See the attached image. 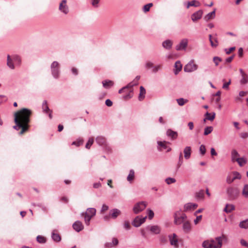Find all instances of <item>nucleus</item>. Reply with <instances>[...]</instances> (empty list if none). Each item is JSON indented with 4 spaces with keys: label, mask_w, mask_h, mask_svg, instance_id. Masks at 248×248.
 Returning <instances> with one entry per match:
<instances>
[{
    "label": "nucleus",
    "mask_w": 248,
    "mask_h": 248,
    "mask_svg": "<svg viewBox=\"0 0 248 248\" xmlns=\"http://www.w3.org/2000/svg\"><path fill=\"white\" fill-rule=\"evenodd\" d=\"M32 114V111L26 108H22L15 113L14 121L16 125L13 128L16 130H20L19 135H22L28 131L30 117Z\"/></svg>",
    "instance_id": "1"
},
{
    "label": "nucleus",
    "mask_w": 248,
    "mask_h": 248,
    "mask_svg": "<svg viewBox=\"0 0 248 248\" xmlns=\"http://www.w3.org/2000/svg\"><path fill=\"white\" fill-rule=\"evenodd\" d=\"M226 236L222 235L221 237L216 238V240H207L203 242L202 246L204 248H220L222 246V241H227Z\"/></svg>",
    "instance_id": "2"
},
{
    "label": "nucleus",
    "mask_w": 248,
    "mask_h": 248,
    "mask_svg": "<svg viewBox=\"0 0 248 248\" xmlns=\"http://www.w3.org/2000/svg\"><path fill=\"white\" fill-rule=\"evenodd\" d=\"M96 209L93 208H90L87 209L85 213H82L81 215L84 218L85 223L89 225L91 219L95 215Z\"/></svg>",
    "instance_id": "3"
},
{
    "label": "nucleus",
    "mask_w": 248,
    "mask_h": 248,
    "mask_svg": "<svg viewBox=\"0 0 248 248\" xmlns=\"http://www.w3.org/2000/svg\"><path fill=\"white\" fill-rule=\"evenodd\" d=\"M227 193L230 200H234L238 197L239 191L237 188L229 187L227 189Z\"/></svg>",
    "instance_id": "4"
},
{
    "label": "nucleus",
    "mask_w": 248,
    "mask_h": 248,
    "mask_svg": "<svg viewBox=\"0 0 248 248\" xmlns=\"http://www.w3.org/2000/svg\"><path fill=\"white\" fill-rule=\"evenodd\" d=\"M198 66L195 63L194 60H191L187 64H186L184 68V70L186 72H192L197 70Z\"/></svg>",
    "instance_id": "5"
},
{
    "label": "nucleus",
    "mask_w": 248,
    "mask_h": 248,
    "mask_svg": "<svg viewBox=\"0 0 248 248\" xmlns=\"http://www.w3.org/2000/svg\"><path fill=\"white\" fill-rule=\"evenodd\" d=\"M169 238L170 245L175 248H178L181 240L179 239L178 236L175 233H172L169 235Z\"/></svg>",
    "instance_id": "6"
},
{
    "label": "nucleus",
    "mask_w": 248,
    "mask_h": 248,
    "mask_svg": "<svg viewBox=\"0 0 248 248\" xmlns=\"http://www.w3.org/2000/svg\"><path fill=\"white\" fill-rule=\"evenodd\" d=\"M52 75L55 78H58L60 73V64L57 62H53L51 65Z\"/></svg>",
    "instance_id": "7"
},
{
    "label": "nucleus",
    "mask_w": 248,
    "mask_h": 248,
    "mask_svg": "<svg viewBox=\"0 0 248 248\" xmlns=\"http://www.w3.org/2000/svg\"><path fill=\"white\" fill-rule=\"evenodd\" d=\"M241 178V176L239 172L237 171H233L228 175L226 182L228 184H230L235 180L240 179Z\"/></svg>",
    "instance_id": "8"
},
{
    "label": "nucleus",
    "mask_w": 248,
    "mask_h": 248,
    "mask_svg": "<svg viewBox=\"0 0 248 248\" xmlns=\"http://www.w3.org/2000/svg\"><path fill=\"white\" fill-rule=\"evenodd\" d=\"M146 207V204L144 202H141L136 204L133 208V211L135 214L143 211Z\"/></svg>",
    "instance_id": "9"
},
{
    "label": "nucleus",
    "mask_w": 248,
    "mask_h": 248,
    "mask_svg": "<svg viewBox=\"0 0 248 248\" xmlns=\"http://www.w3.org/2000/svg\"><path fill=\"white\" fill-rule=\"evenodd\" d=\"M59 9L65 15L69 13V8L67 5L66 0H62L61 1L59 5Z\"/></svg>",
    "instance_id": "10"
},
{
    "label": "nucleus",
    "mask_w": 248,
    "mask_h": 248,
    "mask_svg": "<svg viewBox=\"0 0 248 248\" xmlns=\"http://www.w3.org/2000/svg\"><path fill=\"white\" fill-rule=\"evenodd\" d=\"M140 79V76H137L133 80V81L129 83L126 86L122 88L119 91V93H121L122 91L128 89L129 88H132L134 86L137 85L138 84V81L139 79Z\"/></svg>",
    "instance_id": "11"
},
{
    "label": "nucleus",
    "mask_w": 248,
    "mask_h": 248,
    "mask_svg": "<svg viewBox=\"0 0 248 248\" xmlns=\"http://www.w3.org/2000/svg\"><path fill=\"white\" fill-rule=\"evenodd\" d=\"M188 45V39L186 38L181 40L180 43L176 46L177 50H185Z\"/></svg>",
    "instance_id": "12"
},
{
    "label": "nucleus",
    "mask_w": 248,
    "mask_h": 248,
    "mask_svg": "<svg viewBox=\"0 0 248 248\" xmlns=\"http://www.w3.org/2000/svg\"><path fill=\"white\" fill-rule=\"evenodd\" d=\"M239 72L241 76V79L240 80V84L245 85L248 83V75L242 69H240Z\"/></svg>",
    "instance_id": "13"
},
{
    "label": "nucleus",
    "mask_w": 248,
    "mask_h": 248,
    "mask_svg": "<svg viewBox=\"0 0 248 248\" xmlns=\"http://www.w3.org/2000/svg\"><path fill=\"white\" fill-rule=\"evenodd\" d=\"M120 214L121 211L117 209H114L110 211L109 216H106L104 217V219L106 220H108L110 217H111L112 218H115Z\"/></svg>",
    "instance_id": "14"
},
{
    "label": "nucleus",
    "mask_w": 248,
    "mask_h": 248,
    "mask_svg": "<svg viewBox=\"0 0 248 248\" xmlns=\"http://www.w3.org/2000/svg\"><path fill=\"white\" fill-rule=\"evenodd\" d=\"M186 218V216L185 214H182L180 216L177 215V213L175 214L174 216V223L176 225L181 224L182 222H184Z\"/></svg>",
    "instance_id": "15"
},
{
    "label": "nucleus",
    "mask_w": 248,
    "mask_h": 248,
    "mask_svg": "<svg viewBox=\"0 0 248 248\" xmlns=\"http://www.w3.org/2000/svg\"><path fill=\"white\" fill-rule=\"evenodd\" d=\"M146 218V216L142 218L140 217H137L133 222V225L135 227H139L142 223L144 222Z\"/></svg>",
    "instance_id": "16"
},
{
    "label": "nucleus",
    "mask_w": 248,
    "mask_h": 248,
    "mask_svg": "<svg viewBox=\"0 0 248 248\" xmlns=\"http://www.w3.org/2000/svg\"><path fill=\"white\" fill-rule=\"evenodd\" d=\"M197 207L198 204L196 203H188L185 205L184 211L185 212L192 211L195 209Z\"/></svg>",
    "instance_id": "17"
},
{
    "label": "nucleus",
    "mask_w": 248,
    "mask_h": 248,
    "mask_svg": "<svg viewBox=\"0 0 248 248\" xmlns=\"http://www.w3.org/2000/svg\"><path fill=\"white\" fill-rule=\"evenodd\" d=\"M42 108L43 109V111L46 113H49V117L50 119H52V110H50L47 104L46 101H44L43 104H42Z\"/></svg>",
    "instance_id": "18"
},
{
    "label": "nucleus",
    "mask_w": 248,
    "mask_h": 248,
    "mask_svg": "<svg viewBox=\"0 0 248 248\" xmlns=\"http://www.w3.org/2000/svg\"><path fill=\"white\" fill-rule=\"evenodd\" d=\"M73 228L76 231L79 232L83 229L84 226L81 222L77 221L73 224Z\"/></svg>",
    "instance_id": "19"
},
{
    "label": "nucleus",
    "mask_w": 248,
    "mask_h": 248,
    "mask_svg": "<svg viewBox=\"0 0 248 248\" xmlns=\"http://www.w3.org/2000/svg\"><path fill=\"white\" fill-rule=\"evenodd\" d=\"M166 135L167 136L170 137L171 140H174L177 138L178 133L177 132L169 129L166 131Z\"/></svg>",
    "instance_id": "20"
},
{
    "label": "nucleus",
    "mask_w": 248,
    "mask_h": 248,
    "mask_svg": "<svg viewBox=\"0 0 248 248\" xmlns=\"http://www.w3.org/2000/svg\"><path fill=\"white\" fill-rule=\"evenodd\" d=\"M202 10H199L194 14H193L191 16L192 20L195 22L197 20L200 19L202 15Z\"/></svg>",
    "instance_id": "21"
},
{
    "label": "nucleus",
    "mask_w": 248,
    "mask_h": 248,
    "mask_svg": "<svg viewBox=\"0 0 248 248\" xmlns=\"http://www.w3.org/2000/svg\"><path fill=\"white\" fill-rule=\"evenodd\" d=\"M123 92H125L126 93H127L126 95L124 96V99L125 100H128L131 98L133 96L132 88H129L128 89L123 91L121 93H122Z\"/></svg>",
    "instance_id": "22"
},
{
    "label": "nucleus",
    "mask_w": 248,
    "mask_h": 248,
    "mask_svg": "<svg viewBox=\"0 0 248 248\" xmlns=\"http://www.w3.org/2000/svg\"><path fill=\"white\" fill-rule=\"evenodd\" d=\"M103 86L106 89H109L114 85V82L110 80H105L102 81Z\"/></svg>",
    "instance_id": "23"
},
{
    "label": "nucleus",
    "mask_w": 248,
    "mask_h": 248,
    "mask_svg": "<svg viewBox=\"0 0 248 248\" xmlns=\"http://www.w3.org/2000/svg\"><path fill=\"white\" fill-rule=\"evenodd\" d=\"M191 153V149L189 146H186L184 150V157L186 159H188L190 157Z\"/></svg>",
    "instance_id": "24"
},
{
    "label": "nucleus",
    "mask_w": 248,
    "mask_h": 248,
    "mask_svg": "<svg viewBox=\"0 0 248 248\" xmlns=\"http://www.w3.org/2000/svg\"><path fill=\"white\" fill-rule=\"evenodd\" d=\"M175 69L174 72L175 75L178 74V73L181 71L182 68V65L180 61H177L174 65Z\"/></svg>",
    "instance_id": "25"
},
{
    "label": "nucleus",
    "mask_w": 248,
    "mask_h": 248,
    "mask_svg": "<svg viewBox=\"0 0 248 248\" xmlns=\"http://www.w3.org/2000/svg\"><path fill=\"white\" fill-rule=\"evenodd\" d=\"M150 231L154 234H159L160 232V228L158 226H151L150 229Z\"/></svg>",
    "instance_id": "26"
},
{
    "label": "nucleus",
    "mask_w": 248,
    "mask_h": 248,
    "mask_svg": "<svg viewBox=\"0 0 248 248\" xmlns=\"http://www.w3.org/2000/svg\"><path fill=\"white\" fill-rule=\"evenodd\" d=\"M183 229L185 232H188L191 230V224L188 221H185L183 223Z\"/></svg>",
    "instance_id": "27"
},
{
    "label": "nucleus",
    "mask_w": 248,
    "mask_h": 248,
    "mask_svg": "<svg viewBox=\"0 0 248 248\" xmlns=\"http://www.w3.org/2000/svg\"><path fill=\"white\" fill-rule=\"evenodd\" d=\"M146 93V90L143 86L140 87V93L139 95V100L140 101L142 100L144 97Z\"/></svg>",
    "instance_id": "28"
},
{
    "label": "nucleus",
    "mask_w": 248,
    "mask_h": 248,
    "mask_svg": "<svg viewBox=\"0 0 248 248\" xmlns=\"http://www.w3.org/2000/svg\"><path fill=\"white\" fill-rule=\"evenodd\" d=\"M172 45V42L170 40H166L162 43L163 46L168 49L171 48Z\"/></svg>",
    "instance_id": "29"
},
{
    "label": "nucleus",
    "mask_w": 248,
    "mask_h": 248,
    "mask_svg": "<svg viewBox=\"0 0 248 248\" xmlns=\"http://www.w3.org/2000/svg\"><path fill=\"white\" fill-rule=\"evenodd\" d=\"M96 141L98 144L100 145H104L106 142V139L102 136L97 137L96 138Z\"/></svg>",
    "instance_id": "30"
},
{
    "label": "nucleus",
    "mask_w": 248,
    "mask_h": 248,
    "mask_svg": "<svg viewBox=\"0 0 248 248\" xmlns=\"http://www.w3.org/2000/svg\"><path fill=\"white\" fill-rule=\"evenodd\" d=\"M216 15V9L207 14L205 17L204 19L206 21H209L215 18Z\"/></svg>",
    "instance_id": "31"
},
{
    "label": "nucleus",
    "mask_w": 248,
    "mask_h": 248,
    "mask_svg": "<svg viewBox=\"0 0 248 248\" xmlns=\"http://www.w3.org/2000/svg\"><path fill=\"white\" fill-rule=\"evenodd\" d=\"M240 158V155L238 152L233 150L232 152V161H236Z\"/></svg>",
    "instance_id": "32"
},
{
    "label": "nucleus",
    "mask_w": 248,
    "mask_h": 248,
    "mask_svg": "<svg viewBox=\"0 0 248 248\" xmlns=\"http://www.w3.org/2000/svg\"><path fill=\"white\" fill-rule=\"evenodd\" d=\"M52 238L54 241L56 242H59L61 240V238L59 233H57V231H54L52 233Z\"/></svg>",
    "instance_id": "33"
},
{
    "label": "nucleus",
    "mask_w": 248,
    "mask_h": 248,
    "mask_svg": "<svg viewBox=\"0 0 248 248\" xmlns=\"http://www.w3.org/2000/svg\"><path fill=\"white\" fill-rule=\"evenodd\" d=\"M13 60L11 58V56L8 55L7 56V65L12 69H15V66L13 63Z\"/></svg>",
    "instance_id": "34"
},
{
    "label": "nucleus",
    "mask_w": 248,
    "mask_h": 248,
    "mask_svg": "<svg viewBox=\"0 0 248 248\" xmlns=\"http://www.w3.org/2000/svg\"><path fill=\"white\" fill-rule=\"evenodd\" d=\"M239 226L242 229H248V219L241 221L239 224Z\"/></svg>",
    "instance_id": "35"
},
{
    "label": "nucleus",
    "mask_w": 248,
    "mask_h": 248,
    "mask_svg": "<svg viewBox=\"0 0 248 248\" xmlns=\"http://www.w3.org/2000/svg\"><path fill=\"white\" fill-rule=\"evenodd\" d=\"M235 209V206L233 204H227L226 205L225 208H224V211L226 213H230L232 211L234 210Z\"/></svg>",
    "instance_id": "36"
},
{
    "label": "nucleus",
    "mask_w": 248,
    "mask_h": 248,
    "mask_svg": "<svg viewBox=\"0 0 248 248\" xmlns=\"http://www.w3.org/2000/svg\"><path fill=\"white\" fill-rule=\"evenodd\" d=\"M204 196V191L203 190H201L196 193V197L199 199H203Z\"/></svg>",
    "instance_id": "37"
},
{
    "label": "nucleus",
    "mask_w": 248,
    "mask_h": 248,
    "mask_svg": "<svg viewBox=\"0 0 248 248\" xmlns=\"http://www.w3.org/2000/svg\"><path fill=\"white\" fill-rule=\"evenodd\" d=\"M236 162L238 163L240 166H243L247 163V160L244 157H240Z\"/></svg>",
    "instance_id": "38"
},
{
    "label": "nucleus",
    "mask_w": 248,
    "mask_h": 248,
    "mask_svg": "<svg viewBox=\"0 0 248 248\" xmlns=\"http://www.w3.org/2000/svg\"><path fill=\"white\" fill-rule=\"evenodd\" d=\"M200 5V3L199 1L194 0L188 2L187 5V8H189L190 6L198 7Z\"/></svg>",
    "instance_id": "39"
},
{
    "label": "nucleus",
    "mask_w": 248,
    "mask_h": 248,
    "mask_svg": "<svg viewBox=\"0 0 248 248\" xmlns=\"http://www.w3.org/2000/svg\"><path fill=\"white\" fill-rule=\"evenodd\" d=\"M215 113H213L212 115H211V114L209 113V112H206L205 114L206 119L209 121H212L215 119Z\"/></svg>",
    "instance_id": "40"
},
{
    "label": "nucleus",
    "mask_w": 248,
    "mask_h": 248,
    "mask_svg": "<svg viewBox=\"0 0 248 248\" xmlns=\"http://www.w3.org/2000/svg\"><path fill=\"white\" fill-rule=\"evenodd\" d=\"M170 144V142L166 141L158 142V145L162 147L164 149H168L167 144Z\"/></svg>",
    "instance_id": "41"
},
{
    "label": "nucleus",
    "mask_w": 248,
    "mask_h": 248,
    "mask_svg": "<svg viewBox=\"0 0 248 248\" xmlns=\"http://www.w3.org/2000/svg\"><path fill=\"white\" fill-rule=\"evenodd\" d=\"M213 130V127L212 126L206 127L204 129V135L205 136L208 135L212 132Z\"/></svg>",
    "instance_id": "42"
},
{
    "label": "nucleus",
    "mask_w": 248,
    "mask_h": 248,
    "mask_svg": "<svg viewBox=\"0 0 248 248\" xmlns=\"http://www.w3.org/2000/svg\"><path fill=\"white\" fill-rule=\"evenodd\" d=\"M242 194L246 197H248V185H245L242 190Z\"/></svg>",
    "instance_id": "43"
},
{
    "label": "nucleus",
    "mask_w": 248,
    "mask_h": 248,
    "mask_svg": "<svg viewBox=\"0 0 248 248\" xmlns=\"http://www.w3.org/2000/svg\"><path fill=\"white\" fill-rule=\"evenodd\" d=\"M93 142H94V139H93V138H90L89 139V140H88V141L87 143H86V148L87 149H90V147H91V146L92 145V144H93Z\"/></svg>",
    "instance_id": "44"
},
{
    "label": "nucleus",
    "mask_w": 248,
    "mask_h": 248,
    "mask_svg": "<svg viewBox=\"0 0 248 248\" xmlns=\"http://www.w3.org/2000/svg\"><path fill=\"white\" fill-rule=\"evenodd\" d=\"M153 4L152 3H150L147 4L143 6L144 12L146 13V12L149 11L150 9L151 8V7H152L153 6Z\"/></svg>",
    "instance_id": "45"
},
{
    "label": "nucleus",
    "mask_w": 248,
    "mask_h": 248,
    "mask_svg": "<svg viewBox=\"0 0 248 248\" xmlns=\"http://www.w3.org/2000/svg\"><path fill=\"white\" fill-rule=\"evenodd\" d=\"M223 81L224 82V84H223V85L222 86V88L225 89V90H228L229 89V86L231 84V80L229 79L228 82H225V79H223Z\"/></svg>",
    "instance_id": "46"
},
{
    "label": "nucleus",
    "mask_w": 248,
    "mask_h": 248,
    "mask_svg": "<svg viewBox=\"0 0 248 248\" xmlns=\"http://www.w3.org/2000/svg\"><path fill=\"white\" fill-rule=\"evenodd\" d=\"M134 177V171L133 170H131L129 172V174L127 176V179L128 181H132Z\"/></svg>",
    "instance_id": "47"
},
{
    "label": "nucleus",
    "mask_w": 248,
    "mask_h": 248,
    "mask_svg": "<svg viewBox=\"0 0 248 248\" xmlns=\"http://www.w3.org/2000/svg\"><path fill=\"white\" fill-rule=\"evenodd\" d=\"M37 241L40 243H44L46 241V239L44 236L39 235L37 237Z\"/></svg>",
    "instance_id": "48"
},
{
    "label": "nucleus",
    "mask_w": 248,
    "mask_h": 248,
    "mask_svg": "<svg viewBox=\"0 0 248 248\" xmlns=\"http://www.w3.org/2000/svg\"><path fill=\"white\" fill-rule=\"evenodd\" d=\"M177 102L180 106H183L187 102V100H185L183 98H179L177 99Z\"/></svg>",
    "instance_id": "49"
},
{
    "label": "nucleus",
    "mask_w": 248,
    "mask_h": 248,
    "mask_svg": "<svg viewBox=\"0 0 248 248\" xmlns=\"http://www.w3.org/2000/svg\"><path fill=\"white\" fill-rule=\"evenodd\" d=\"M221 61V59L218 57H214L213 58V62L216 66H217L219 63Z\"/></svg>",
    "instance_id": "50"
},
{
    "label": "nucleus",
    "mask_w": 248,
    "mask_h": 248,
    "mask_svg": "<svg viewBox=\"0 0 248 248\" xmlns=\"http://www.w3.org/2000/svg\"><path fill=\"white\" fill-rule=\"evenodd\" d=\"M83 143V140H79L77 141H74L72 142V144L76 145L77 146H79L81 145H82Z\"/></svg>",
    "instance_id": "51"
},
{
    "label": "nucleus",
    "mask_w": 248,
    "mask_h": 248,
    "mask_svg": "<svg viewBox=\"0 0 248 248\" xmlns=\"http://www.w3.org/2000/svg\"><path fill=\"white\" fill-rule=\"evenodd\" d=\"M165 182L168 185L174 183L176 182V180L173 178H168L165 180Z\"/></svg>",
    "instance_id": "52"
},
{
    "label": "nucleus",
    "mask_w": 248,
    "mask_h": 248,
    "mask_svg": "<svg viewBox=\"0 0 248 248\" xmlns=\"http://www.w3.org/2000/svg\"><path fill=\"white\" fill-rule=\"evenodd\" d=\"M13 60L15 61L16 63L18 64H20L21 62V60L19 56L15 55L13 57Z\"/></svg>",
    "instance_id": "53"
},
{
    "label": "nucleus",
    "mask_w": 248,
    "mask_h": 248,
    "mask_svg": "<svg viewBox=\"0 0 248 248\" xmlns=\"http://www.w3.org/2000/svg\"><path fill=\"white\" fill-rule=\"evenodd\" d=\"M200 151L201 152V154L203 155H204L206 153V148L205 146L203 145H201L200 147Z\"/></svg>",
    "instance_id": "54"
},
{
    "label": "nucleus",
    "mask_w": 248,
    "mask_h": 248,
    "mask_svg": "<svg viewBox=\"0 0 248 248\" xmlns=\"http://www.w3.org/2000/svg\"><path fill=\"white\" fill-rule=\"evenodd\" d=\"M202 219V216L200 215L199 216L197 217L194 220V222L195 224H197L200 222Z\"/></svg>",
    "instance_id": "55"
},
{
    "label": "nucleus",
    "mask_w": 248,
    "mask_h": 248,
    "mask_svg": "<svg viewBox=\"0 0 248 248\" xmlns=\"http://www.w3.org/2000/svg\"><path fill=\"white\" fill-rule=\"evenodd\" d=\"M108 209V207L106 205L103 204L101 210V213L103 214L106 211H107Z\"/></svg>",
    "instance_id": "56"
},
{
    "label": "nucleus",
    "mask_w": 248,
    "mask_h": 248,
    "mask_svg": "<svg viewBox=\"0 0 248 248\" xmlns=\"http://www.w3.org/2000/svg\"><path fill=\"white\" fill-rule=\"evenodd\" d=\"M235 49V47H232L229 49H226L225 52L227 54H229Z\"/></svg>",
    "instance_id": "57"
},
{
    "label": "nucleus",
    "mask_w": 248,
    "mask_h": 248,
    "mask_svg": "<svg viewBox=\"0 0 248 248\" xmlns=\"http://www.w3.org/2000/svg\"><path fill=\"white\" fill-rule=\"evenodd\" d=\"M209 41H210V42L211 46L213 47H216V45H214L213 43V40L214 39V37H213L212 35L209 34Z\"/></svg>",
    "instance_id": "58"
},
{
    "label": "nucleus",
    "mask_w": 248,
    "mask_h": 248,
    "mask_svg": "<svg viewBox=\"0 0 248 248\" xmlns=\"http://www.w3.org/2000/svg\"><path fill=\"white\" fill-rule=\"evenodd\" d=\"M183 155H182V153H180V155H179V163H178V167H180L182 163H183Z\"/></svg>",
    "instance_id": "59"
},
{
    "label": "nucleus",
    "mask_w": 248,
    "mask_h": 248,
    "mask_svg": "<svg viewBox=\"0 0 248 248\" xmlns=\"http://www.w3.org/2000/svg\"><path fill=\"white\" fill-rule=\"evenodd\" d=\"M217 34H215V37H214V39L213 40V43L216 45V47L218 46V42L217 40Z\"/></svg>",
    "instance_id": "60"
},
{
    "label": "nucleus",
    "mask_w": 248,
    "mask_h": 248,
    "mask_svg": "<svg viewBox=\"0 0 248 248\" xmlns=\"http://www.w3.org/2000/svg\"><path fill=\"white\" fill-rule=\"evenodd\" d=\"M100 0H92V4L93 6L95 7H97L98 6V3H99Z\"/></svg>",
    "instance_id": "61"
},
{
    "label": "nucleus",
    "mask_w": 248,
    "mask_h": 248,
    "mask_svg": "<svg viewBox=\"0 0 248 248\" xmlns=\"http://www.w3.org/2000/svg\"><path fill=\"white\" fill-rule=\"evenodd\" d=\"M161 65H158L155 66L153 68V72L155 73V72H157L160 69H161Z\"/></svg>",
    "instance_id": "62"
},
{
    "label": "nucleus",
    "mask_w": 248,
    "mask_h": 248,
    "mask_svg": "<svg viewBox=\"0 0 248 248\" xmlns=\"http://www.w3.org/2000/svg\"><path fill=\"white\" fill-rule=\"evenodd\" d=\"M114 247V244L112 243H106L105 245V248H111Z\"/></svg>",
    "instance_id": "63"
},
{
    "label": "nucleus",
    "mask_w": 248,
    "mask_h": 248,
    "mask_svg": "<svg viewBox=\"0 0 248 248\" xmlns=\"http://www.w3.org/2000/svg\"><path fill=\"white\" fill-rule=\"evenodd\" d=\"M105 104L107 106L111 107L112 105V102L109 99H107Z\"/></svg>",
    "instance_id": "64"
}]
</instances>
